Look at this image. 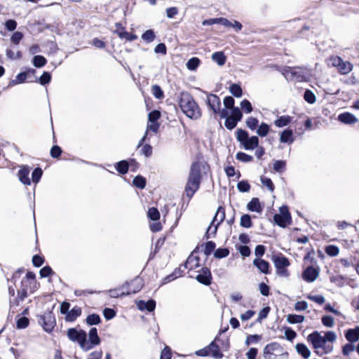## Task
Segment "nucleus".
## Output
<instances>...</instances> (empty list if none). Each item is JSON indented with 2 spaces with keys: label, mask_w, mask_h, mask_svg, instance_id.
Instances as JSON below:
<instances>
[{
  "label": "nucleus",
  "mask_w": 359,
  "mask_h": 359,
  "mask_svg": "<svg viewBox=\"0 0 359 359\" xmlns=\"http://www.w3.org/2000/svg\"><path fill=\"white\" fill-rule=\"evenodd\" d=\"M179 105L187 117L197 120L201 116V109L190 93L187 92L180 93Z\"/></svg>",
  "instance_id": "f257e3e1"
},
{
  "label": "nucleus",
  "mask_w": 359,
  "mask_h": 359,
  "mask_svg": "<svg viewBox=\"0 0 359 359\" xmlns=\"http://www.w3.org/2000/svg\"><path fill=\"white\" fill-rule=\"evenodd\" d=\"M201 179V165L198 162H194L191 165L185 186V193L189 198H191L195 192L199 189Z\"/></svg>",
  "instance_id": "f03ea898"
},
{
  "label": "nucleus",
  "mask_w": 359,
  "mask_h": 359,
  "mask_svg": "<svg viewBox=\"0 0 359 359\" xmlns=\"http://www.w3.org/2000/svg\"><path fill=\"white\" fill-rule=\"evenodd\" d=\"M67 335L69 340L77 342L83 351H88L90 350V347H86L87 334L84 330H78L76 328H69L67 332Z\"/></svg>",
  "instance_id": "7ed1b4c3"
},
{
  "label": "nucleus",
  "mask_w": 359,
  "mask_h": 359,
  "mask_svg": "<svg viewBox=\"0 0 359 359\" xmlns=\"http://www.w3.org/2000/svg\"><path fill=\"white\" fill-rule=\"evenodd\" d=\"M272 261L276 269V273L279 276L287 278L290 276L287 269V267L290 265V261L287 257L283 255L273 256Z\"/></svg>",
  "instance_id": "20e7f679"
},
{
  "label": "nucleus",
  "mask_w": 359,
  "mask_h": 359,
  "mask_svg": "<svg viewBox=\"0 0 359 359\" xmlns=\"http://www.w3.org/2000/svg\"><path fill=\"white\" fill-rule=\"evenodd\" d=\"M279 210V214L274 215L273 220L278 226L285 228L292 222L291 215L286 205L281 206Z\"/></svg>",
  "instance_id": "39448f33"
},
{
  "label": "nucleus",
  "mask_w": 359,
  "mask_h": 359,
  "mask_svg": "<svg viewBox=\"0 0 359 359\" xmlns=\"http://www.w3.org/2000/svg\"><path fill=\"white\" fill-rule=\"evenodd\" d=\"M225 219V210H224V208H223L222 206H219V208H217V212L210 224V226H208V229H207V231L205 233V238L207 239H208L210 237V231L212 229V226L215 223L217 222V224L215 225L214 228H213V230L212 231L211 233L213 235V236H215L216 233H217V228H218V226Z\"/></svg>",
  "instance_id": "423d86ee"
},
{
  "label": "nucleus",
  "mask_w": 359,
  "mask_h": 359,
  "mask_svg": "<svg viewBox=\"0 0 359 359\" xmlns=\"http://www.w3.org/2000/svg\"><path fill=\"white\" fill-rule=\"evenodd\" d=\"M38 323L46 332H51L56 325L55 316L51 311H47L39 316Z\"/></svg>",
  "instance_id": "0eeeda50"
},
{
  "label": "nucleus",
  "mask_w": 359,
  "mask_h": 359,
  "mask_svg": "<svg viewBox=\"0 0 359 359\" xmlns=\"http://www.w3.org/2000/svg\"><path fill=\"white\" fill-rule=\"evenodd\" d=\"M287 73L299 82L305 81L308 79L307 69L302 67H288Z\"/></svg>",
  "instance_id": "6e6552de"
},
{
  "label": "nucleus",
  "mask_w": 359,
  "mask_h": 359,
  "mask_svg": "<svg viewBox=\"0 0 359 359\" xmlns=\"http://www.w3.org/2000/svg\"><path fill=\"white\" fill-rule=\"evenodd\" d=\"M308 341L312 344L314 349H320V347L325 346L326 344L324 337L322 336L318 331H314L311 333L307 338Z\"/></svg>",
  "instance_id": "1a4fd4ad"
},
{
  "label": "nucleus",
  "mask_w": 359,
  "mask_h": 359,
  "mask_svg": "<svg viewBox=\"0 0 359 359\" xmlns=\"http://www.w3.org/2000/svg\"><path fill=\"white\" fill-rule=\"evenodd\" d=\"M207 104L215 114H217L221 107V101L217 95L210 93L207 96Z\"/></svg>",
  "instance_id": "9d476101"
},
{
  "label": "nucleus",
  "mask_w": 359,
  "mask_h": 359,
  "mask_svg": "<svg viewBox=\"0 0 359 359\" xmlns=\"http://www.w3.org/2000/svg\"><path fill=\"white\" fill-rule=\"evenodd\" d=\"M198 282L205 285H210L212 280V275L209 268L203 267L201 270V273L198 274L196 277Z\"/></svg>",
  "instance_id": "9b49d317"
},
{
  "label": "nucleus",
  "mask_w": 359,
  "mask_h": 359,
  "mask_svg": "<svg viewBox=\"0 0 359 359\" xmlns=\"http://www.w3.org/2000/svg\"><path fill=\"white\" fill-rule=\"evenodd\" d=\"M319 275V271L318 269L313 268V266H308L302 273L303 279L308 282L312 283L316 280Z\"/></svg>",
  "instance_id": "f8f14e48"
},
{
  "label": "nucleus",
  "mask_w": 359,
  "mask_h": 359,
  "mask_svg": "<svg viewBox=\"0 0 359 359\" xmlns=\"http://www.w3.org/2000/svg\"><path fill=\"white\" fill-rule=\"evenodd\" d=\"M128 286H129V283L126 282L124 284H123V285L120 288L112 289V290H108L109 295L111 298H117L118 297H122V296H128V295H130V292H126V289H128Z\"/></svg>",
  "instance_id": "ddd939ff"
},
{
  "label": "nucleus",
  "mask_w": 359,
  "mask_h": 359,
  "mask_svg": "<svg viewBox=\"0 0 359 359\" xmlns=\"http://www.w3.org/2000/svg\"><path fill=\"white\" fill-rule=\"evenodd\" d=\"M88 335L89 342L86 341V347H90V349H92L95 346H97L100 344V339L97 334V328H90Z\"/></svg>",
  "instance_id": "4468645a"
},
{
  "label": "nucleus",
  "mask_w": 359,
  "mask_h": 359,
  "mask_svg": "<svg viewBox=\"0 0 359 359\" xmlns=\"http://www.w3.org/2000/svg\"><path fill=\"white\" fill-rule=\"evenodd\" d=\"M143 281L139 277H136L134 278L130 283H129V286L128 289H126V292H129L130 294H135L140 291V290L143 287Z\"/></svg>",
  "instance_id": "2eb2a0df"
},
{
  "label": "nucleus",
  "mask_w": 359,
  "mask_h": 359,
  "mask_svg": "<svg viewBox=\"0 0 359 359\" xmlns=\"http://www.w3.org/2000/svg\"><path fill=\"white\" fill-rule=\"evenodd\" d=\"M30 168L29 166H23L18 172L19 180L25 185H30L31 180L29 177Z\"/></svg>",
  "instance_id": "dca6fc26"
},
{
  "label": "nucleus",
  "mask_w": 359,
  "mask_h": 359,
  "mask_svg": "<svg viewBox=\"0 0 359 359\" xmlns=\"http://www.w3.org/2000/svg\"><path fill=\"white\" fill-rule=\"evenodd\" d=\"M137 308L141 310H147L149 312L154 311L156 307V302L154 299H149L147 302L140 300L137 302Z\"/></svg>",
  "instance_id": "f3484780"
},
{
  "label": "nucleus",
  "mask_w": 359,
  "mask_h": 359,
  "mask_svg": "<svg viewBox=\"0 0 359 359\" xmlns=\"http://www.w3.org/2000/svg\"><path fill=\"white\" fill-rule=\"evenodd\" d=\"M338 120L345 124H354L358 122L355 115L349 112H344L338 116Z\"/></svg>",
  "instance_id": "a211bd4d"
},
{
  "label": "nucleus",
  "mask_w": 359,
  "mask_h": 359,
  "mask_svg": "<svg viewBox=\"0 0 359 359\" xmlns=\"http://www.w3.org/2000/svg\"><path fill=\"white\" fill-rule=\"evenodd\" d=\"M253 264L263 273H269V263L262 259L256 258L253 260Z\"/></svg>",
  "instance_id": "6ab92c4d"
},
{
  "label": "nucleus",
  "mask_w": 359,
  "mask_h": 359,
  "mask_svg": "<svg viewBox=\"0 0 359 359\" xmlns=\"http://www.w3.org/2000/svg\"><path fill=\"white\" fill-rule=\"evenodd\" d=\"M245 150H252L259 145V138L257 136L248 137L242 144Z\"/></svg>",
  "instance_id": "aec40b11"
},
{
  "label": "nucleus",
  "mask_w": 359,
  "mask_h": 359,
  "mask_svg": "<svg viewBox=\"0 0 359 359\" xmlns=\"http://www.w3.org/2000/svg\"><path fill=\"white\" fill-rule=\"evenodd\" d=\"M294 140L293 131L290 128L285 129L280 135V142L281 143L292 144Z\"/></svg>",
  "instance_id": "412c9836"
},
{
  "label": "nucleus",
  "mask_w": 359,
  "mask_h": 359,
  "mask_svg": "<svg viewBox=\"0 0 359 359\" xmlns=\"http://www.w3.org/2000/svg\"><path fill=\"white\" fill-rule=\"evenodd\" d=\"M345 337L349 342H355L359 340V326L354 329H348L345 333Z\"/></svg>",
  "instance_id": "4be33fe9"
},
{
  "label": "nucleus",
  "mask_w": 359,
  "mask_h": 359,
  "mask_svg": "<svg viewBox=\"0 0 359 359\" xmlns=\"http://www.w3.org/2000/svg\"><path fill=\"white\" fill-rule=\"evenodd\" d=\"M39 284L36 280L29 281V280H22L21 281V287L22 288H25V290L29 292V293H33L38 289Z\"/></svg>",
  "instance_id": "5701e85b"
},
{
  "label": "nucleus",
  "mask_w": 359,
  "mask_h": 359,
  "mask_svg": "<svg viewBox=\"0 0 359 359\" xmlns=\"http://www.w3.org/2000/svg\"><path fill=\"white\" fill-rule=\"evenodd\" d=\"M209 353H211L212 356L216 359H220L223 357V354L221 353L219 347L215 344V341H212L208 346Z\"/></svg>",
  "instance_id": "b1692460"
},
{
  "label": "nucleus",
  "mask_w": 359,
  "mask_h": 359,
  "mask_svg": "<svg viewBox=\"0 0 359 359\" xmlns=\"http://www.w3.org/2000/svg\"><path fill=\"white\" fill-rule=\"evenodd\" d=\"M247 208L251 212H261L262 211V208L258 198H252V200L248 203Z\"/></svg>",
  "instance_id": "393cba45"
},
{
  "label": "nucleus",
  "mask_w": 359,
  "mask_h": 359,
  "mask_svg": "<svg viewBox=\"0 0 359 359\" xmlns=\"http://www.w3.org/2000/svg\"><path fill=\"white\" fill-rule=\"evenodd\" d=\"M81 314V309L78 306L73 307L67 313L65 318L67 321L73 322Z\"/></svg>",
  "instance_id": "a878e982"
},
{
  "label": "nucleus",
  "mask_w": 359,
  "mask_h": 359,
  "mask_svg": "<svg viewBox=\"0 0 359 359\" xmlns=\"http://www.w3.org/2000/svg\"><path fill=\"white\" fill-rule=\"evenodd\" d=\"M211 58L219 66H223L226 60V57L222 51L215 52L212 54Z\"/></svg>",
  "instance_id": "bb28decb"
},
{
  "label": "nucleus",
  "mask_w": 359,
  "mask_h": 359,
  "mask_svg": "<svg viewBox=\"0 0 359 359\" xmlns=\"http://www.w3.org/2000/svg\"><path fill=\"white\" fill-rule=\"evenodd\" d=\"M296 350H297V353L305 359L309 358L311 355L310 350L304 344H301V343L297 344L296 345Z\"/></svg>",
  "instance_id": "cd10ccee"
},
{
  "label": "nucleus",
  "mask_w": 359,
  "mask_h": 359,
  "mask_svg": "<svg viewBox=\"0 0 359 359\" xmlns=\"http://www.w3.org/2000/svg\"><path fill=\"white\" fill-rule=\"evenodd\" d=\"M292 118L290 116H279L275 121L274 124L278 128H283L290 123Z\"/></svg>",
  "instance_id": "c85d7f7f"
},
{
  "label": "nucleus",
  "mask_w": 359,
  "mask_h": 359,
  "mask_svg": "<svg viewBox=\"0 0 359 359\" xmlns=\"http://www.w3.org/2000/svg\"><path fill=\"white\" fill-rule=\"evenodd\" d=\"M129 162L126 160H122L116 163V169L121 175H125L129 169Z\"/></svg>",
  "instance_id": "c756f323"
},
{
  "label": "nucleus",
  "mask_w": 359,
  "mask_h": 359,
  "mask_svg": "<svg viewBox=\"0 0 359 359\" xmlns=\"http://www.w3.org/2000/svg\"><path fill=\"white\" fill-rule=\"evenodd\" d=\"M115 32L121 39H125L129 41H133L137 39V35L128 32L125 30H116Z\"/></svg>",
  "instance_id": "7c9ffc66"
},
{
  "label": "nucleus",
  "mask_w": 359,
  "mask_h": 359,
  "mask_svg": "<svg viewBox=\"0 0 359 359\" xmlns=\"http://www.w3.org/2000/svg\"><path fill=\"white\" fill-rule=\"evenodd\" d=\"M47 60L41 55H34L32 59V64L36 68H41L46 65Z\"/></svg>",
  "instance_id": "2f4dec72"
},
{
  "label": "nucleus",
  "mask_w": 359,
  "mask_h": 359,
  "mask_svg": "<svg viewBox=\"0 0 359 359\" xmlns=\"http://www.w3.org/2000/svg\"><path fill=\"white\" fill-rule=\"evenodd\" d=\"M199 260L198 257H189L184 266L186 269H191L194 266H198Z\"/></svg>",
  "instance_id": "473e14b6"
},
{
  "label": "nucleus",
  "mask_w": 359,
  "mask_h": 359,
  "mask_svg": "<svg viewBox=\"0 0 359 359\" xmlns=\"http://www.w3.org/2000/svg\"><path fill=\"white\" fill-rule=\"evenodd\" d=\"M200 63L201 60L198 57H193L187 61L186 66L189 70L194 71L198 68Z\"/></svg>",
  "instance_id": "72a5a7b5"
},
{
  "label": "nucleus",
  "mask_w": 359,
  "mask_h": 359,
  "mask_svg": "<svg viewBox=\"0 0 359 359\" xmlns=\"http://www.w3.org/2000/svg\"><path fill=\"white\" fill-rule=\"evenodd\" d=\"M229 91L236 97H241L243 95L242 88L238 83H232L229 86Z\"/></svg>",
  "instance_id": "f704fd0d"
},
{
  "label": "nucleus",
  "mask_w": 359,
  "mask_h": 359,
  "mask_svg": "<svg viewBox=\"0 0 359 359\" xmlns=\"http://www.w3.org/2000/svg\"><path fill=\"white\" fill-rule=\"evenodd\" d=\"M269 130L270 126L267 123L262 122L258 126L257 134L262 137H266L268 135Z\"/></svg>",
  "instance_id": "c9c22d12"
},
{
  "label": "nucleus",
  "mask_w": 359,
  "mask_h": 359,
  "mask_svg": "<svg viewBox=\"0 0 359 359\" xmlns=\"http://www.w3.org/2000/svg\"><path fill=\"white\" fill-rule=\"evenodd\" d=\"M86 321L88 325H96L101 323V318L99 315L93 313L87 316Z\"/></svg>",
  "instance_id": "e433bc0d"
},
{
  "label": "nucleus",
  "mask_w": 359,
  "mask_h": 359,
  "mask_svg": "<svg viewBox=\"0 0 359 359\" xmlns=\"http://www.w3.org/2000/svg\"><path fill=\"white\" fill-rule=\"evenodd\" d=\"M141 38L143 41L151 43L155 39L156 34L153 29H147L142 34Z\"/></svg>",
  "instance_id": "4c0bfd02"
},
{
  "label": "nucleus",
  "mask_w": 359,
  "mask_h": 359,
  "mask_svg": "<svg viewBox=\"0 0 359 359\" xmlns=\"http://www.w3.org/2000/svg\"><path fill=\"white\" fill-rule=\"evenodd\" d=\"M305 318L302 315L289 314L287 316V320L290 324L301 323L304 322Z\"/></svg>",
  "instance_id": "58836bf2"
},
{
  "label": "nucleus",
  "mask_w": 359,
  "mask_h": 359,
  "mask_svg": "<svg viewBox=\"0 0 359 359\" xmlns=\"http://www.w3.org/2000/svg\"><path fill=\"white\" fill-rule=\"evenodd\" d=\"M339 71L342 74H348L353 69V65L349 62L343 61L342 63L338 67Z\"/></svg>",
  "instance_id": "ea45409f"
},
{
  "label": "nucleus",
  "mask_w": 359,
  "mask_h": 359,
  "mask_svg": "<svg viewBox=\"0 0 359 359\" xmlns=\"http://www.w3.org/2000/svg\"><path fill=\"white\" fill-rule=\"evenodd\" d=\"M27 77V72H20L16 76L15 79L12 80L10 82L8 86H11L12 85H16L18 83H22L25 81Z\"/></svg>",
  "instance_id": "a19ab883"
},
{
  "label": "nucleus",
  "mask_w": 359,
  "mask_h": 359,
  "mask_svg": "<svg viewBox=\"0 0 359 359\" xmlns=\"http://www.w3.org/2000/svg\"><path fill=\"white\" fill-rule=\"evenodd\" d=\"M245 125L249 129L254 130L259 126V120L255 117L250 116L246 119Z\"/></svg>",
  "instance_id": "79ce46f5"
},
{
  "label": "nucleus",
  "mask_w": 359,
  "mask_h": 359,
  "mask_svg": "<svg viewBox=\"0 0 359 359\" xmlns=\"http://www.w3.org/2000/svg\"><path fill=\"white\" fill-rule=\"evenodd\" d=\"M133 183L137 188L143 189L146 186V179L141 175H137L133 179Z\"/></svg>",
  "instance_id": "37998d69"
},
{
  "label": "nucleus",
  "mask_w": 359,
  "mask_h": 359,
  "mask_svg": "<svg viewBox=\"0 0 359 359\" xmlns=\"http://www.w3.org/2000/svg\"><path fill=\"white\" fill-rule=\"evenodd\" d=\"M240 224L244 228H250L252 226L251 217L248 214H245L241 216Z\"/></svg>",
  "instance_id": "c03bdc74"
},
{
  "label": "nucleus",
  "mask_w": 359,
  "mask_h": 359,
  "mask_svg": "<svg viewBox=\"0 0 359 359\" xmlns=\"http://www.w3.org/2000/svg\"><path fill=\"white\" fill-rule=\"evenodd\" d=\"M249 137L248 133L241 128H239L236 131V138L238 142H239L241 144L246 140V139Z\"/></svg>",
  "instance_id": "a18cd8bd"
},
{
  "label": "nucleus",
  "mask_w": 359,
  "mask_h": 359,
  "mask_svg": "<svg viewBox=\"0 0 359 359\" xmlns=\"http://www.w3.org/2000/svg\"><path fill=\"white\" fill-rule=\"evenodd\" d=\"M42 175H43V170L41 168L37 167V168H34L32 173V182L35 184H37L40 181L41 178L42 177Z\"/></svg>",
  "instance_id": "49530a36"
},
{
  "label": "nucleus",
  "mask_w": 359,
  "mask_h": 359,
  "mask_svg": "<svg viewBox=\"0 0 359 359\" xmlns=\"http://www.w3.org/2000/svg\"><path fill=\"white\" fill-rule=\"evenodd\" d=\"M229 255V250L226 248H219L217 249L214 252L215 257L217 259H222L227 257Z\"/></svg>",
  "instance_id": "de8ad7c7"
},
{
  "label": "nucleus",
  "mask_w": 359,
  "mask_h": 359,
  "mask_svg": "<svg viewBox=\"0 0 359 359\" xmlns=\"http://www.w3.org/2000/svg\"><path fill=\"white\" fill-rule=\"evenodd\" d=\"M304 98L309 104H313L316 101V97L315 94L309 89L304 91Z\"/></svg>",
  "instance_id": "09e8293b"
},
{
  "label": "nucleus",
  "mask_w": 359,
  "mask_h": 359,
  "mask_svg": "<svg viewBox=\"0 0 359 359\" xmlns=\"http://www.w3.org/2000/svg\"><path fill=\"white\" fill-rule=\"evenodd\" d=\"M325 252L330 257H335L339 253V249L334 245H329L325 249Z\"/></svg>",
  "instance_id": "8fccbe9b"
},
{
  "label": "nucleus",
  "mask_w": 359,
  "mask_h": 359,
  "mask_svg": "<svg viewBox=\"0 0 359 359\" xmlns=\"http://www.w3.org/2000/svg\"><path fill=\"white\" fill-rule=\"evenodd\" d=\"M240 105H241V107L242 110L245 114H250L253 110V108H252V106L250 102L248 100H247V99H245V100H242L241 102Z\"/></svg>",
  "instance_id": "3c124183"
},
{
  "label": "nucleus",
  "mask_w": 359,
  "mask_h": 359,
  "mask_svg": "<svg viewBox=\"0 0 359 359\" xmlns=\"http://www.w3.org/2000/svg\"><path fill=\"white\" fill-rule=\"evenodd\" d=\"M230 116L231 118H233L234 120H236L237 122H238L243 118V113L238 107H233L231 109V116Z\"/></svg>",
  "instance_id": "603ef678"
},
{
  "label": "nucleus",
  "mask_w": 359,
  "mask_h": 359,
  "mask_svg": "<svg viewBox=\"0 0 359 359\" xmlns=\"http://www.w3.org/2000/svg\"><path fill=\"white\" fill-rule=\"evenodd\" d=\"M148 217L153 221H157L160 218V213L157 208H150L147 212Z\"/></svg>",
  "instance_id": "864d4df0"
},
{
  "label": "nucleus",
  "mask_w": 359,
  "mask_h": 359,
  "mask_svg": "<svg viewBox=\"0 0 359 359\" xmlns=\"http://www.w3.org/2000/svg\"><path fill=\"white\" fill-rule=\"evenodd\" d=\"M51 81V75L48 72H44L43 74L38 79L36 78L35 81H39L41 85H46L49 83Z\"/></svg>",
  "instance_id": "5fc2aeb1"
},
{
  "label": "nucleus",
  "mask_w": 359,
  "mask_h": 359,
  "mask_svg": "<svg viewBox=\"0 0 359 359\" xmlns=\"http://www.w3.org/2000/svg\"><path fill=\"white\" fill-rule=\"evenodd\" d=\"M151 92L153 95L157 99H161L164 97L163 91L158 85H153Z\"/></svg>",
  "instance_id": "6e6d98bb"
},
{
  "label": "nucleus",
  "mask_w": 359,
  "mask_h": 359,
  "mask_svg": "<svg viewBox=\"0 0 359 359\" xmlns=\"http://www.w3.org/2000/svg\"><path fill=\"white\" fill-rule=\"evenodd\" d=\"M237 189L240 192L245 193L248 192L250 189V185L246 180H242L238 182L237 184Z\"/></svg>",
  "instance_id": "4d7b16f0"
},
{
  "label": "nucleus",
  "mask_w": 359,
  "mask_h": 359,
  "mask_svg": "<svg viewBox=\"0 0 359 359\" xmlns=\"http://www.w3.org/2000/svg\"><path fill=\"white\" fill-rule=\"evenodd\" d=\"M285 169V161L277 160L273 163V170L277 172H283Z\"/></svg>",
  "instance_id": "13d9d810"
},
{
  "label": "nucleus",
  "mask_w": 359,
  "mask_h": 359,
  "mask_svg": "<svg viewBox=\"0 0 359 359\" xmlns=\"http://www.w3.org/2000/svg\"><path fill=\"white\" fill-rule=\"evenodd\" d=\"M236 159H238L240 161L244 162V163L250 162L253 159L252 156L248 155V154H247L244 152H241V151L238 152L236 154Z\"/></svg>",
  "instance_id": "bf43d9fd"
},
{
  "label": "nucleus",
  "mask_w": 359,
  "mask_h": 359,
  "mask_svg": "<svg viewBox=\"0 0 359 359\" xmlns=\"http://www.w3.org/2000/svg\"><path fill=\"white\" fill-rule=\"evenodd\" d=\"M262 338L259 334H251L246 337L245 344L246 346H250L251 344L257 343Z\"/></svg>",
  "instance_id": "052dcab7"
},
{
  "label": "nucleus",
  "mask_w": 359,
  "mask_h": 359,
  "mask_svg": "<svg viewBox=\"0 0 359 359\" xmlns=\"http://www.w3.org/2000/svg\"><path fill=\"white\" fill-rule=\"evenodd\" d=\"M216 247V245L215 243V242L213 241H208L205 245V248H204V254L206 255V256H209L212 254V252H213V250H215Z\"/></svg>",
  "instance_id": "680f3d73"
},
{
  "label": "nucleus",
  "mask_w": 359,
  "mask_h": 359,
  "mask_svg": "<svg viewBox=\"0 0 359 359\" xmlns=\"http://www.w3.org/2000/svg\"><path fill=\"white\" fill-rule=\"evenodd\" d=\"M152 147L149 144H146L143 145L142 148L140 151V153L144 155L146 158H149L152 155Z\"/></svg>",
  "instance_id": "e2e57ef3"
},
{
  "label": "nucleus",
  "mask_w": 359,
  "mask_h": 359,
  "mask_svg": "<svg viewBox=\"0 0 359 359\" xmlns=\"http://www.w3.org/2000/svg\"><path fill=\"white\" fill-rule=\"evenodd\" d=\"M260 180L263 185L266 187L270 190V191H273L275 187L272 180L270 178L262 176L261 177Z\"/></svg>",
  "instance_id": "0e129e2a"
},
{
  "label": "nucleus",
  "mask_w": 359,
  "mask_h": 359,
  "mask_svg": "<svg viewBox=\"0 0 359 359\" xmlns=\"http://www.w3.org/2000/svg\"><path fill=\"white\" fill-rule=\"evenodd\" d=\"M238 122L231 116L226 117L224 121V126L228 130H233L237 126Z\"/></svg>",
  "instance_id": "69168bd1"
},
{
  "label": "nucleus",
  "mask_w": 359,
  "mask_h": 359,
  "mask_svg": "<svg viewBox=\"0 0 359 359\" xmlns=\"http://www.w3.org/2000/svg\"><path fill=\"white\" fill-rule=\"evenodd\" d=\"M29 319L27 317H20L16 323L17 328L25 329L29 325Z\"/></svg>",
  "instance_id": "338daca9"
},
{
  "label": "nucleus",
  "mask_w": 359,
  "mask_h": 359,
  "mask_svg": "<svg viewBox=\"0 0 359 359\" xmlns=\"http://www.w3.org/2000/svg\"><path fill=\"white\" fill-rule=\"evenodd\" d=\"M161 117V112L158 110H153L148 114L149 122H157Z\"/></svg>",
  "instance_id": "774afa93"
}]
</instances>
